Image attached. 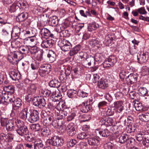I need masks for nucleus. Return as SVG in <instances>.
Here are the masks:
<instances>
[{
  "instance_id": "nucleus-1",
  "label": "nucleus",
  "mask_w": 149,
  "mask_h": 149,
  "mask_svg": "<svg viewBox=\"0 0 149 149\" xmlns=\"http://www.w3.org/2000/svg\"><path fill=\"white\" fill-rule=\"evenodd\" d=\"M15 130L18 134L21 136L27 135L29 133V131L27 127L20 120H17L15 121Z\"/></svg>"
},
{
  "instance_id": "nucleus-2",
  "label": "nucleus",
  "mask_w": 149,
  "mask_h": 149,
  "mask_svg": "<svg viewBox=\"0 0 149 149\" xmlns=\"http://www.w3.org/2000/svg\"><path fill=\"white\" fill-rule=\"evenodd\" d=\"M15 100L14 96L11 95L9 97L8 93L6 91L2 92L1 95V104H2V105L4 104L6 105H7L9 102H13V103Z\"/></svg>"
},
{
  "instance_id": "nucleus-3",
  "label": "nucleus",
  "mask_w": 149,
  "mask_h": 149,
  "mask_svg": "<svg viewBox=\"0 0 149 149\" xmlns=\"http://www.w3.org/2000/svg\"><path fill=\"white\" fill-rule=\"evenodd\" d=\"M63 143V140L60 137L57 136L51 137L47 141V143L52 146H61Z\"/></svg>"
},
{
  "instance_id": "nucleus-4",
  "label": "nucleus",
  "mask_w": 149,
  "mask_h": 149,
  "mask_svg": "<svg viewBox=\"0 0 149 149\" xmlns=\"http://www.w3.org/2000/svg\"><path fill=\"white\" fill-rule=\"evenodd\" d=\"M75 127V125L73 123L69 124L67 127L65 125H63L62 127V129L63 130V132H64L65 130H66L68 135L70 136H73L76 133Z\"/></svg>"
},
{
  "instance_id": "nucleus-5",
  "label": "nucleus",
  "mask_w": 149,
  "mask_h": 149,
  "mask_svg": "<svg viewBox=\"0 0 149 149\" xmlns=\"http://www.w3.org/2000/svg\"><path fill=\"white\" fill-rule=\"evenodd\" d=\"M51 66L50 64H45L42 65L39 70L40 75L44 77L48 74L51 71Z\"/></svg>"
},
{
  "instance_id": "nucleus-6",
  "label": "nucleus",
  "mask_w": 149,
  "mask_h": 149,
  "mask_svg": "<svg viewBox=\"0 0 149 149\" xmlns=\"http://www.w3.org/2000/svg\"><path fill=\"white\" fill-rule=\"evenodd\" d=\"M38 112L36 110H31L29 111L28 120L30 123H33L38 120Z\"/></svg>"
},
{
  "instance_id": "nucleus-7",
  "label": "nucleus",
  "mask_w": 149,
  "mask_h": 149,
  "mask_svg": "<svg viewBox=\"0 0 149 149\" xmlns=\"http://www.w3.org/2000/svg\"><path fill=\"white\" fill-rule=\"evenodd\" d=\"M33 104L34 106L38 107L39 108L44 107L46 103L45 99L43 98L35 97L33 100Z\"/></svg>"
},
{
  "instance_id": "nucleus-8",
  "label": "nucleus",
  "mask_w": 149,
  "mask_h": 149,
  "mask_svg": "<svg viewBox=\"0 0 149 149\" xmlns=\"http://www.w3.org/2000/svg\"><path fill=\"white\" fill-rule=\"evenodd\" d=\"M54 42V40L52 39H46L42 42L41 46L44 48H50L52 47Z\"/></svg>"
},
{
  "instance_id": "nucleus-9",
  "label": "nucleus",
  "mask_w": 149,
  "mask_h": 149,
  "mask_svg": "<svg viewBox=\"0 0 149 149\" xmlns=\"http://www.w3.org/2000/svg\"><path fill=\"white\" fill-rule=\"evenodd\" d=\"M148 57V53L147 52H145L142 54H140L137 55L138 62L140 63H143L146 62Z\"/></svg>"
},
{
  "instance_id": "nucleus-10",
  "label": "nucleus",
  "mask_w": 149,
  "mask_h": 149,
  "mask_svg": "<svg viewBox=\"0 0 149 149\" xmlns=\"http://www.w3.org/2000/svg\"><path fill=\"white\" fill-rule=\"evenodd\" d=\"M109 84L107 80L101 78L98 81L97 86L100 88L104 89L108 86Z\"/></svg>"
},
{
  "instance_id": "nucleus-11",
  "label": "nucleus",
  "mask_w": 149,
  "mask_h": 149,
  "mask_svg": "<svg viewBox=\"0 0 149 149\" xmlns=\"http://www.w3.org/2000/svg\"><path fill=\"white\" fill-rule=\"evenodd\" d=\"M11 55L13 59L16 61H20L23 57V54L20 52H14L12 53Z\"/></svg>"
},
{
  "instance_id": "nucleus-12",
  "label": "nucleus",
  "mask_w": 149,
  "mask_h": 149,
  "mask_svg": "<svg viewBox=\"0 0 149 149\" xmlns=\"http://www.w3.org/2000/svg\"><path fill=\"white\" fill-rule=\"evenodd\" d=\"M9 75L10 77L13 80H17L20 79V73L15 70H13L10 72Z\"/></svg>"
},
{
  "instance_id": "nucleus-13",
  "label": "nucleus",
  "mask_w": 149,
  "mask_h": 149,
  "mask_svg": "<svg viewBox=\"0 0 149 149\" xmlns=\"http://www.w3.org/2000/svg\"><path fill=\"white\" fill-rule=\"evenodd\" d=\"M88 143L91 146H97L100 143V141L97 137H91L90 136L88 139Z\"/></svg>"
},
{
  "instance_id": "nucleus-14",
  "label": "nucleus",
  "mask_w": 149,
  "mask_h": 149,
  "mask_svg": "<svg viewBox=\"0 0 149 149\" xmlns=\"http://www.w3.org/2000/svg\"><path fill=\"white\" fill-rule=\"evenodd\" d=\"M22 104L21 100L19 98H17L13 104L12 112L14 111H17L22 106Z\"/></svg>"
},
{
  "instance_id": "nucleus-15",
  "label": "nucleus",
  "mask_w": 149,
  "mask_h": 149,
  "mask_svg": "<svg viewBox=\"0 0 149 149\" xmlns=\"http://www.w3.org/2000/svg\"><path fill=\"white\" fill-rule=\"evenodd\" d=\"M79 107L81 111L84 113L87 112L91 108V105H88L87 103L83 102L79 105Z\"/></svg>"
},
{
  "instance_id": "nucleus-16",
  "label": "nucleus",
  "mask_w": 149,
  "mask_h": 149,
  "mask_svg": "<svg viewBox=\"0 0 149 149\" xmlns=\"http://www.w3.org/2000/svg\"><path fill=\"white\" fill-rule=\"evenodd\" d=\"M114 109L117 112L120 113L124 109L123 103L121 101H117L114 103Z\"/></svg>"
},
{
  "instance_id": "nucleus-17",
  "label": "nucleus",
  "mask_w": 149,
  "mask_h": 149,
  "mask_svg": "<svg viewBox=\"0 0 149 149\" xmlns=\"http://www.w3.org/2000/svg\"><path fill=\"white\" fill-rule=\"evenodd\" d=\"M137 76L136 74H131L127 77V81L131 84L135 83L137 80Z\"/></svg>"
},
{
  "instance_id": "nucleus-18",
  "label": "nucleus",
  "mask_w": 149,
  "mask_h": 149,
  "mask_svg": "<svg viewBox=\"0 0 149 149\" xmlns=\"http://www.w3.org/2000/svg\"><path fill=\"white\" fill-rule=\"evenodd\" d=\"M28 14L26 12H24L19 14L17 17V20L19 22L23 21L28 17Z\"/></svg>"
},
{
  "instance_id": "nucleus-19",
  "label": "nucleus",
  "mask_w": 149,
  "mask_h": 149,
  "mask_svg": "<svg viewBox=\"0 0 149 149\" xmlns=\"http://www.w3.org/2000/svg\"><path fill=\"white\" fill-rule=\"evenodd\" d=\"M29 114V111H28V109L27 108H24L20 112L19 114L20 118L23 120L28 119V116Z\"/></svg>"
},
{
  "instance_id": "nucleus-20",
  "label": "nucleus",
  "mask_w": 149,
  "mask_h": 149,
  "mask_svg": "<svg viewBox=\"0 0 149 149\" xmlns=\"http://www.w3.org/2000/svg\"><path fill=\"white\" fill-rule=\"evenodd\" d=\"M61 105V104L59 103L57 106L56 107V109H57V110H55V115L57 116V119L62 121V119H63V116L61 114V113L60 111V109H61L60 107Z\"/></svg>"
},
{
  "instance_id": "nucleus-21",
  "label": "nucleus",
  "mask_w": 149,
  "mask_h": 149,
  "mask_svg": "<svg viewBox=\"0 0 149 149\" xmlns=\"http://www.w3.org/2000/svg\"><path fill=\"white\" fill-rule=\"evenodd\" d=\"M47 56L49 58L50 63H53L56 59V54L55 52L52 50L49 51Z\"/></svg>"
},
{
  "instance_id": "nucleus-22",
  "label": "nucleus",
  "mask_w": 149,
  "mask_h": 149,
  "mask_svg": "<svg viewBox=\"0 0 149 149\" xmlns=\"http://www.w3.org/2000/svg\"><path fill=\"white\" fill-rule=\"evenodd\" d=\"M6 127L8 131L15 130V126H14V122L11 120H9L8 123L6 125Z\"/></svg>"
},
{
  "instance_id": "nucleus-23",
  "label": "nucleus",
  "mask_w": 149,
  "mask_h": 149,
  "mask_svg": "<svg viewBox=\"0 0 149 149\" xmlns=\"http://www.w3.org/2000/svg\"><path fill=\"white\" fill-rule=\"evenodd\" d=\"M138 117L141 121L147 122L149 121V113H141L139 115Z\"/></svg>"
},
{
  "instance_id": "nucleus-24",
  "label": "nucleus",
  "mask_w": 149,
  "mask_h": 149,
  "mask_svg": "<svg viewBox=\"0 0 149 149\" xmlns=\"http://www.w3.org/2000/svg\"><path fill=\"white\" fill-rule=\"evenodd\" d=\"M38 85L36 84H31L28 88V92L31 94H35L37 91Z\"/></svg>"
},
{
  "instance_id": "nucleus-25",
  "label": "nucleus",
  "mask_w": 149,
  "mask_h": 149,
  "mask_svg": "<svg viewBox=\"0 0 149 149\" xmlns=\"http://www.w3.org/2000/svg\"><path fill=\"white\" fill-rule=\"evenodd\" d=\"M62 121H61L58 119L56 120H52V124L53 126L55 128H58L59 127H61L62 128V127L63 125ZM63 129L61 128V130Z\"/></svg>"
},
{
  "instance_id": "nucleus-26",
  "label": "nucleus",
  "mask_w": 149,
  "mask_h": 149,
  "mask_svg": "<svg viewBox=\"0 0 149 149\" xmlns=\"http://www.w3.org/2000/svg\"><path fill=\"white\" fill-rule=\"evenodd\" d=\"M58 19L57 17L55 16H53L50 17L49 21V24L52 26L57 25L58 24Z\"/></svg>"
},
{
  "instance_id": "nucleus-27",
  "label": "nucleus",
  "mask_w": 149,
  "mask_h": 149,
  "mask_svg": "<svg viewBox=\"0 0 149 149\" xmlns=\"http://www.w3.org/2000/svg\"><path fill=\"white\" fill-rule=\"evenodd\" d=\"M20 33V28L17 26L15 27L13 29L11 35L14 36L16 38H18Z\"/></svg>"
},
{
  "instance_id": "nucleus-28",
  "label": "nucleus",
  "mask_w": 149,
  "mask_h": 149,
  "mask_svg": "<svg viewBox=\"0 0 149 149\" xmlns=\"http://www.w3.org/2000/svg\"><path fill=\"white\" fill-rule=\"evenodd\" d=\"M49 86L51 87L57 88L60 86V83L58 80L54 79L50 81Z\"/></svg>"
},
{
  "instance_id": "nucleus-29",
  "label": "nucleus",
  "mask_w": 149,
  "mask_h": 149,
  "mask_svg": "<svg viewBox=\"0 0 149 149\" xmlns=\"http://www.w3.org/2000/svg\"><path fill=\"white\" fill-rule=\"evenodd\" d=\"M41 135L44 136H47L51 133L49 128L47 127H43L41 130Z\"/></svg>"
},
{
  "instance_id": "nucleus-30",
  "label": "nucleus",
  "mask_w": 149,
  "mask_h": 149,
  "mask_svg": "<svg viewBox=\"0 0 149 149\" xmlns=\"http://www.w3.org/2000/svg\"><path fill=\"white\" fill-rule=\"evenodd\" d=\"M53 118L52 116H48L46 117H45L43 121V124L44 125L47 126L52 123Z\"/></svg>"
},
{
  "instance_id": "nucleus-31",
  "label": "nucleus",
  "mask_w": 149,
  "mask_h": 149,
  "mask_svg": "<svg viewBox=\"0 0 149 149\" xmlns=\"http://www.w3.org/2000/svg\"><path fill=\"white\" fill-rule=\"evenodd\" d=\"M19 51L22 54H26L29 53L30 48L27 46H21L19 48Z\"/></svg>"
},
{
  "instance_id": "nucleus-32",
  "label": "nucleus",
  "mask_w": 149,
  "mask_h": 149,
  "mask_svg": "<svg viewBox=\"0 0 149 149\" xmlns=\"http://www.w3.org/2000/svg\"><path fill=\"white\" fill-rule=\"evenodd\" d=\"M90 136V135L88 134L85 132H81L77 135V138L79 139H88Z\"/></svg>"
},
{
  "instance_id": "nucleus-33",
  "label": "nucleus",
  "mask_w": 149,
  "mask_h": 149,
  "mask_svg": "<svg viewBox=\"0 0 149 149\" xmlns=\"http://www.w3.org/2000/svg\"><path fill=\"white\" fill-rule=\"evenodd\" d=\"M144 133L141 131H139L137 132L136 135V140L139 142H140L143 140L144 138Z\"/></svg>"
},
{
  "instance_id": "nucleus-34",
  "label": "nucleus",
  "mask_w": 149,
  "mask_h": 149,
  "mask_svg": "<svg viewBox=\"0 0 149 149\" xmlns=\"http://www.w3.org/2000/svg\"><path fill=\"white\" fill-rule=\"evenodd\" d=\"M53 95L55 98V101L56 102L59 101L62 97L61 93L59 92L58 90L54 92H53Z\"/></svg>"
},
{
  "instance_id": "nucleus-35",
  "label": "nucleus",
  "mask_w": 149,
  "mask_h": 149,
  "mask_svg": "<svg viewBox=\"0 0 149 149\" xmlns=\"http://www.w3.org/2000/svg\"><path fill=\"white\" fill-rule=\"evenodd\" d=\"M80 49V48L79 46H76L72 49L70 52V55L71 56H73L76 54L78 52Z\"/></svg>"
},
{
  "instance_id": "nucleus-36",
  "label": "nucleus",
  "mask_w": 149,
  "mask_h": 149,
  "mask_svg": "<svg viewBox=\"0 0 149 149\" xmlns=\"http://www.w3.org/2000/svg\"><path fill=\"white\" fill-rule=\"evenodd\" d=\"M136 128V127L135 124H130L126 128L127 132L128 133L134 132Z\"/></svg>"
},
{
  "instance_id": "nucleus-37",
  "label": "nucleus",
  "mask_w": 149,
  "mask_h": 149,
  "mask_svg": "<svg viewBox=\"0 0 149 149\" xmlns=\"http://www.w3.org/2000/svg\"><path fill=\"white\" fill-rule=\"evenodd\" d=\"M97 131L99 134L103 137H107L109 135V130L107 129Z\"/></svg>"
},
{
  "instance_id": "nucleus-38",
  "label": "nucleus",
  "mask_w": 149,
  "mask_h": 149,
  "mask_svg": "<svg viewBox=\"0 0 149 149\" xmlns=\"http://www.w3.org/2000/svg\"><path fill=\"white\" fill-rule=\"evenodd\" d=\"M67 93L69 97L72 98L76 96V94H77V93L76 90L71 89L68 91Z\"/></svg>"
},
{
  "instance_id": "nucleus-39",
  "label": "nucleus",
  "mask_w": 149,
  "mask_h": 149,
  "mask_svg": "<svg viewBox=\"0 0 149 149\" xmlns=\"http://www.w3.org/2000/svg\"><path fill=\"white\" fill-rule=\"evenodd\" d=\"M31 129L34 131H39L41 128V126L39 124H33L31 125Z\"/></svg>"
},
{
  "instance_id": "nucleus-40",
  "label": "nucleus",
  "mask_w": 149,
  "mask_h": 149,
  "mask_svg": "<svg viewBox=\"0 0 149 149\" xmlns=\"http://www.w3.org/2000/svg\"><path fill=\"white\" fill-rule=\"evenodd\" d=\"M129 95L130 98L132 99L139 100L140 99L139 97H137L139 96V94L135 92H130Z\"/></svg>"
},
{
  "instance_id": "nucleus-41",
  "label": "nucleus",
  "mask_w": 149,
  "mask_h": 149,
  "mask_svg": "<svg viewBox=\"0 0 149 149\" xmlns=\"http://www.w3.org/2000/svg\"><path fill=\"white\" fill-rule=\"evenodd\" d=\"M50 31L46 28H42L40 31V33L42 36L48 37L49 35Z\"/></svg>"
},
{
  "instance_id": "nucleus-42",
  "label": "nucleus",
  "mask_w": 149,
  "mask_h": 149,
  "mask_svg": "<svg viewBox=\"0 0 149 149\" xmlns=\"http://www.w3.org/2000/svg\"><path fill=\"white\" fill-rule=\"evenodd\" d=\"M1 82H2V84L4 85H5L8 83V81H7V79L6 75V73L3 72H2L1 73Z\"/></svg>"
},
{
  "instance_id": "nucleus-43",
  "label": "nucleus",
  "mask_w": 149,
  "mask_h": 149,
  "mask_svg": "<svg viewBox=\"0 0 149 149\" xmlns=\"http://www.w3.org/2000/svg\"><path fill=\"white\" fill-rule=\"evenodd\" d=\"M30 48L29 52L32 54L35 55L38 53L39 51H40V50L39 48L36 46H34L33 47H31Z\"/></svg>"
},
{
  "instance_id": "nucleus-44",
  "label": "nucleus",
  "mask_w": 149,
  "mask_h": 149,
  "mask_svg": "<svg viewBox=\"0 0 149 149\" xmlns=\"http://www.w3.org/2000/svg\"><path fill=\"white\" fill-rule=\"evenodd\" d=\"M59 45H60V47L68 46L71 45L70 43L68 40L65 39H63L60 41L59 42Z\"/></svg>"
},
{
  "instance_id": "nucleus-45",
  "label": "nucleus",
  "mask_w": 149,
  "mask_h": 149,
  "mask_svg": "<svg viewBox=\"0 0 149 149\" xmlns=\"http://www.w3.org/2000/svg\"><path fill=\"white\" fill-rule=\"evenodd\" d=\"M106 126H107L113 125L114 124L113 119L110 117H106Z\"/></svg>"
},
{
  "instance_id": "nucleus-46",
  "label": "nucleus",
  "mask_w": 149,
  "mask_h": 149,
  "mask_svg": "<svg viewBox=\"0 0 149 149\" xmlns=\"http://www.w3.org/2000/svg\"><path fill=\"white\" fill-rule=\"evenodd\" d=\"M34 146L40 148H42L43 147L44 145L41 139H37L34 141Z\"/></svg>"
},
{
  "instance_id": "nucleus-47",
  "label": "nucleus",
  "mask_w": 149,
  "mask_h": 149,
  "mask_svg": "<svg viewBox=\"0 0 149 149\" xmlns=\"http://www.w3.org/2000/svg\"><path fill=\"white\" fill-rule=\"evenodd\" d=\"M114 109L112 107H109L108 108L107 110L106 111V115H104V116H112L114 113V111L113 110Z\"/></svg>"
},
{
  "instance_id": "nucleus-48",
  "label": "nucleus",
  "mask_w": 149,
  "mask_h": 149,
  "mask_svg": "<svg viewBox=\"0 0 149 149\" xmlns=\"http://www.w3.org/2000/svg\"><path fill=\"white\" fill-rule=\"evenodd\" d=\"M19 8V6L17 2L13 3L12 5L10 6L9 10L11 12H14Z\"/></svg>"
},
{
  "instance_id": "nucleus-49",
  "label": "nucleus",
  "mask_w": 149,
  "mask_h": 149,
  "mask_svg": "<svg viewBox=\"0 0 149 149\" xmlns=\"http://www.w3.org/2000/svg\"><path fill=\"white\" fill-rule=\"evenodd\" d=\"M43 52L42 50L39 51L38 53L35 55V58L39 61H41L42 59Z\"/></svg>"
},
{
  "instance_id": "nucleus-50",
  "label": "nucleus",
  "mask_w": 149,
  "mask_h": 149,
  "mask_svg": "<svg viewBox=\"0 0 149 149\" xmlns=\"http://www.w3.org/2000/svg\"><path fill=\"white\" fill-rule=\"evenodd\" d=\"M77 95L80 97H87L88 94L84 91L79 90L77 92Z\"/></svg>"
},
{
  "instance_id": "nucleus-51",
  "label": "nucleus",
  "mask_w": 149,
  "mask_h": 149,
  "mask_svg": "<svg viewBox=\"0 0 149 149\" xmlns=\"http://www.w3.org/2000/svg\"><path fill=\"white\" fill-rule=\"evenodd\" d=\"M127 137L126 135H121L119 138L118 142L121 143H124L125 142H126Z\"/></svg>"
},
{
  "instance_id": "nucleus-52",
  "label": "nucleus",
  "mask_w": 149,
  "mask_h": 149,
  "mask_svg": "<svg viewBox=\"0 0 149 149\" xmlns=\"http://www.w3.org/2000/svg\"><path fill=\"white\" fill-rule=\"evenodd\" d=\"M134 107L137 111H140L143 110V106L142 104L140 103H135L134 104Z\"/></svg>"
},
{
  "instance_id": "nucleus-53",
  "label": "nucleus",
  "mask_w": 149,
  "mask_h": 149,
  "mask_svg": "<svg viewBox=\"0 0 149 149\" xmlns=\"http://www.w3.org/2000/svg\"><path fill=\"white\" fill-rule=\"evenodd\" d=\"M108 60L111 64V67L113 66L114 64L116 62V57L114 56H110Z\"/></svg>"
},
{
  "instance_id": "nucleus-54",
  "label": "nucleus",
  "mask_w": 149,
  "mask_h": 149,
  "mask_svg": "<svg viewBox=\"0 0 149 149\" xmlns=\"http://www.w3.org/2000/svg\"><path fill=\"white\" fill-rule=\"evenodd\" d=\"M6 89V91L13 93L15 91V89L14 87L13 86H10L8 87L4 88V87L3 89L4 90Z\"/></svg>"
},
{
  "instance_id": "nucleus-55",
  "label": "nucleus",
  "mask_w": 149,
  "mask_h": 149,
  "mask_svg": "<svg viewBox=\"0 0 149 149\" xmlns=\"http://www.w3.org/2000/svg\"><path fill=\"white\" fill-rule=\"evenodd\" d=\"M139 91L142 96H144L147 92V90L145 88L141 87L139 89Z\"/></svg>"
},
{
  "instance_id": "nucleus-56",
  "label": "nucleus",
  "mask_w": 149,
  "mask_h": 149,
  "mask_svg": "<svg viewBox=\"0 0 149 149\" xmlns=\"http://www.w3.org/2000/svg\"><path fill=\"white\" fill-rule=\"evenodd\" d=\"M107 103L105 101H102L100 102L98 104V107L99 109H103L104 107L107 106Z\"/></svg>"
},
{
  "instance_id": "nucleus-57",
  "label": "nucleus",
  "mask_w": 149,
  "mask_h": 149,
  "mask_svg": "<svg viewBox=\"0 0 149 149\" xmlns=\"http://www.w3.org/2000/svg\"><path fill=\"white\" fill-rule=\"evenodd\" d=\"M114 145V142H109L106 143L104 145V147L106 149H112Z\"/></svg>"
},
{
  "instance_id": "nucleus-58",
  "label": "nucleus",
  "mask_w": 149,
  "mask_h": 149,
  "mask_svg": "<svg viewBox=\"0 0 149 149\" xmlns=\"http://www.w3.org/2000/svg\"><path fill=\"white\" fill-rule=\"evenodd\" d=\"M18 5L19 6V8L20 9L22 8L24 9L26 8V2L20 1L19 2H17Z\"/></svg>"
},
{
  "instance_id": "nucleus-59",
  "label": "nucleus",
  "mask_w": 149,
  "mask_h": 149,
  "mask_svg": "<svg viewBox=\"0 0 149 149\" xmlns=\"http://www.w3.org/2000/svg\"><path fill=\"white\" fill-rule=\"evenodd\" d=\"M76 141L74 139H72L68 142L67 145L68 147H72L76 144Z\"/></svg>"
},
{
  "instance_id": "nucleus-60",
  "label": "nucleus",
  "mask_w": 149,
  "mask_h": 149,
  "mask_svg": "<svg viewBox=\"0 0 149 149\" xmlns=\"http://www.w3.org/2000/svg\"><path fill=\"white\" fill-rule=\"evenodd\" d=\"M26 33L25 34L30 35L29 37H35L36 34V33L35 31H34L33 30H31L26 31Z\"/></svg>"
},
{
  "instance_id": "nucleus-61",
  "label": "nucleus",
  "mask_w": 149,
  "mask_h": 149,
  "mask_svg": "<svg viewBox=\"0 0 149 149\" xmlns=\"http://www.w3.org/2000/svg\"><path fill=\"white\" fill-rule=\"evenodd\" d=\"M137 52V47H136L135 45H134L130 49V53L131 54H134L136 53Z\"/></svg>"
},
{
  "instance_id": "nucleus-62",
  "label": "nucleus",
  "mask_w": 149,
  "mask_h": 149,
  "mask_svg": "<svg viewBox=\"0 0 149 149\" xmlns=\"http://www.w3.org/2000/svg\"><path fill=\"white\" fill-rule=\"evenodd\" d=\"M9 120L6 118H3L1 117V124L2 126H5L8 123Z\"/></svg>"
},
{
  "instance_id": "nucleus-63",
  "label": "nucleus",
  "mask_w": 149,
  "mask_h": 149,
  "mask_svg": "<svg viewBox=\"0 0 149 149\" xmlns=\"http://www.w3.org/2000/svg\"><path fill=\"white\" fill-rule=\"evenodd\" d=\"M33 94L29 93L28 95L26 96L25 99L27 100L28 102H29L31 100H33V99H34V96L33 95Z\"/></svg>"
},
{
  "instance_id": "nucleus-64",
  "label": "nucleus",
  "mask_w": 149,
  "mask_h": 149,
  "mask_svg": "<svg viewBox=\"0 0 149 149\" xmlns=\"http://www.w3.org/2000/svg\"><path fill=\"white\" fill-rule=\"evenodd\" d=\"M142 143L145 146H147V144H149V137H145L142 140Z\"/></svg>"
}]
</instances>
